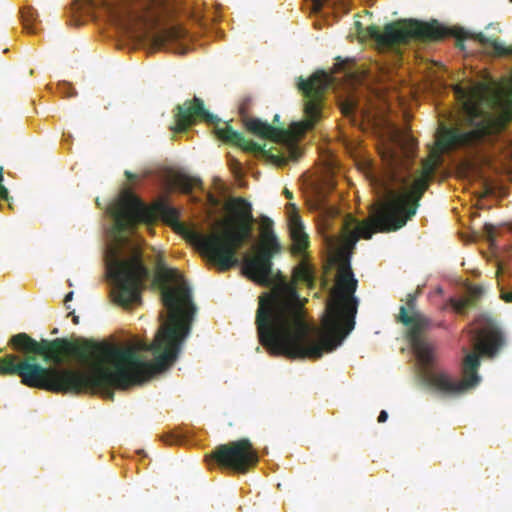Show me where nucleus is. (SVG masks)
<instances>
[{"label": "nucleus", "mask_w": 512, "mask_h": 512, "mask_svg": "<svg viewBox=\"0 0 512 512\" xmlns=\"http://www.w3.org/2000/svg\"><path fill=\"white\" fill-rule=\"evenodd\" d=\"M156 281L161 285L168 315L151 344L139 340L122 348L85 340L79 345L67 338L36 341L19 333L10 339V344L27 356L20 359L8 354L0 358V375H16L29 388L55 393H100L112 400V388L127 389L168 369L190 334L196 307L190 287L178 270L162 267ZM160 318L164 320V315Z\"/></svg>", "instance_id": "nucleus-1"}, {"label": "nucleus", "mask_w": 512, "mask_h": 512, "mask_svg": "<svg viewBox=\"0 0 512 512\" xmlns=\"http://www.w3.org/2000/svg\"><path fill=\"white\" fill-rule=\"evenodd\" d=\"M357 284L350 260L345 258L339 266L337 287L327 304L324 333L306 321L304 304L294 286L281 281L271 294L261 299L257 309L255 324L259 342L270 354L291 359L316 360L325 352L334 351L354 329Z\"/></svg>", "instance_id": "nucleus-2"}, {"label": "nucleus", "mask_w": 512, "mask_h": 512, "mask_svg": "<svg viewBox=\"0 0 512 512\" xmlns=\"http://www.w3.org/2000/svg\"><path fill=\"white\" fill-rule=\"evenodd\" d=\"M401 146L406 159L394 150L385 152L384 173L371 179V185L381 200L374 206L369 219L358 223L354 229L350 226L356 224V220L351 216L346 219L344 229L351 245H355L360 237L370 239L375 232L397 231L416 214L419 202L433 179L438 156L425 159L421 170L412 173L406 167V160L413 157L417 143L412 137L405 136Z\"/></svg>", "instance_id": "nucleus-3"}, {"label": "nucleus", "mask_w": 512, "mask_h": 512, "mask_svg": "<svg viewBox=\"0 0 512 512\" xmlns=\"http://www.w3.org/2000/svg\"><path fill=\"white\" fill-rule=\"evenodd\" d=\"M109 212L118 235L117 243L110 245L105 252L107 275L113 284L114 301L122 307H129L140 303L150 271L143 263L141 249L124 233L134 230L140 223H154L159 217L168 223L177 222L179 213L164 201L145 205L130 187L122 190Z\"/></svg>", "instance_id": "nucleus-4"}, {"label": "nucleus", "mask_w": 512, "mask_h": 512, "mask_svg": "<svg viewBox=\"0 0 512 512\" xmlns=\"http://www.w3.org/2000/svg\"><path fill=\"white\" fill-rule=\"evenodd\" d=\"M455 94L462 101L471 128L463 130L441 125L436 140L438 149L446 152L458 148L490 146L501 168L509 171L508 163L512 162V137L504 135V131L508 122L512 121V107L506 106L498 115H492L482 110L484 97L478 87L464 89L457 86Z\"/></svg>", "instance_id": "nucleus-5"}, {"label": "nucleus", "mask_w": 512, "mask_h": 512, "mask_svg": "<svg viewBox=\"0 0 512 512\" xmlns=\"http://www.w3.org/2000/svg\"><path fill=\"white\" fill-rule=\"evenodd\" d=\"M87 7L103 12L109 20L126 33H140L149 39L156 49H168L169 45L187 36L185 29L170 27L158 31L162 19L175 12L173 0H81Z\"/></svg>", "instance_id": "nucleus-6"}, {"label": "nucleus", "mask_w": 512, "mask_h": 512, "mask_svg": "<svg viewBox=\"0 0 512 512\" xmlns=\"http://www.w3.org/2000/svg\"><path fill=\"white\" fill-rule=\"evenodd\" d=\"M253 223H234L231 229L202 234L194 232L191 241L219 271L225 272L239 265L237 251L250 238Z\"/></svg>", "instance_id": "nucleus-7"}, {"label": "nucleus", "mask_w": 512, "mask_h": 512, "mask_svg": "<svg viewBox=\"0 0 512 512\" xmlns=\"http://www.w3.org/2000/svg\"><path fill=\"white\" fill-rule=\"evenodd\" d=\"M449 34L448 30L438 22L425 23L414 19H401L390 22L380 31L376 25L366 28V35L373 39L379 47L395 48L406 45L412 40L438 41Z\"/></svg>", "instance_id": "nucleus-8"}, {"label": "nucleus", "mask_w": 512, "mask_h": 512, "mask_svg": "<svg viewBox=\"0 0 512 512\" xmlns=\"http://www.w3.org/2000/svg\"><path fill=\"white\" fill-rule=\"evenodd\" d=\"M419 292L409 293L405 304L399 308L396 321L407 327L406 338L418 360L425 365L433 362V345L425 337V333L433 327L430 317L417 309Z\"/></svg>", "instance_id": "nucleus-9"}, {"label": "nucleus", "mask_w": 512, "mask_h": 512, "mask_svg": "<svg viewBox=\"0 0 512 512\" xmlns=\"http://www.w3.org/2000/svg\"><path fill=\"white\" fill-rule=\"evenodd\" d=\"M281 245L273 231V222L267 217L262 218L261 243L252 256L243 259V274L262 286L272 283L273 257L280 253Z\"/></svg>", "instance_id": "nucleus-10"}, {"label": "nucleus", "mask_w": 512, "mask_h": 512, "mask_svg": "<svg viewBox=\"0 0 512 512\" xmlns=\"http://www.w3.org/2000/svg\"><path fill=\"white\" fill-rule=\"evenodd\" d=\"M330 76L323 70L316 71L308 79L299 78L297 88L303 96L304 120L295 122L292 129L298 136L312 130L323 117L324 95L330 86Z\"/></svg>", "instance_id": "nucleus-11"}, {"label": "nucleus", "mask_w": 512, "mask_h": 512, "mask_svg": "<svg viewBox=\"0 0 512 512\" xmlns=\"http://www.w3.org/2000/svg\"><path fill=\"white\" fill-rule=\"evenodd\" d=\"M471 332L475 352L466 355L464 359L462 379L469 389L480 381L477 373L480 366L479 354L493 358L504 345L502 333L494 327L474 328Z\"/></svg>", "instance_id": "nucleus-12"}, {"label": "nucleus", "mask_w": 512, "mask_h": 512, "mask_svg": "<svg viewBox=\"0 0 512 512\" xmlns=\"http://www.w3.org/2000/svg\"><path fill=\"white\" fill-rule=\"evenodd\" d=\"M210 459L220 468L242 474L256 466L259 461L257 451L247 438L217 446L211 452Z\"/></svg>", "instance_id": "nucleus-13"}, {"label": "nucleus", "mask_w": 512, "mask_h": 512, "mask_svg": "<svg viewBox=\"0 0 512 512\" xmlns=\"http://www.w3.org/2000/svg\"><path fill=\"white\" fill-rule=\"evenodd\" d=\"M175 110V124L171 129L176 133L185 132L195 124L197 119L204 120L209 124H216L219 121L216 116L205 109L203 100L198 97L187 100L182 105H177Z\"/></svg>", "instance_id": "nucleus-14"}, {"label": "nucleus", "mask_w": 512, "mask_h": 512, "mask_svg": "<svg viewBox=\"0 0 512 512\" xmlns=\"http://www.w3.org/2000/svg\"><path fill=\"white\" fill-rule=\"evenodd\" d=\"M433 361H435L434 354ZM433 363L434 362L429 365H425L421 362V364L425 367V371L423 372V381L428 387L447 397L458 396L469 390L463 380L454 379L443 371H434L429 369Z\"/></svg>", "instance_id": "nucleus-15"}, {"label": "nucleus", "mask_w": 512, "mask_h": 512, "mask_svg": "<svg viewBox=\"0 0 512 512\" xmlns=\"http://www.w3.org/2000/svg\"><path fill=\"white\" fill-rule=\"evenodd\" d=\"M215 133L223 142L240 147L244 151L261 153L263 155L267 153L265 144L261 145L247 140L242 133L235 131L228 122L223 123L222 126L216 125Z\"/></svg>", "instance_id": "nucleus-16"}, {"label": "nucleus", "mask_w": 512, "mask_h": 512, "mask_svg": "<svg viewBox=\"0 0 512 512\" xmlns=\"http://www.w3.org/2000/svg\"><path fill=\"white\" fill-rule=\"evenodd\" d=\"M243 124L247 131L263 139L280 141L286 134L284 128L273 126L268 122H264L258 118H245Z\"/></svg>", "instance_id": "nucleus-17"}, {"label": "nucleus", "mask_w": 512, "mask_h": 512, "mask_svg": "<svg viewBox=\"0 0 512 512\" xmlns=\"http://www.w3.org/2000/svg\"><path fill=\"white\" fill-rule=\"evenodd\" d=\"M281 281H285L287 284H289L286 281L285 277L280 272H277L275 275L272 272V283L269 286H271L274 283H276V284L272 288L271 292L266 293L259 298V303L261 302V299H264V298H266L267 295L271 294L273 292V290L276 287H278V285H280ZM297 282L304 283L307 285H312L314 282L313 271H312L311 267L304 261H301L293 270V282H291L290 284H292L295 289H296L295 283H297ZM259 307H260V305L258 306V308Z\"/></svg>", "instance_id": "nucleus-18"}, {"label": "nucleus", "mask_w": 512, "mask_h": 512, "mask_svg": "<svg viewBox=\"0 0 512 512\" xmlns=\"http://www.w3.org/2000/svg\"><path fill=\"white\" fill-rule=\"evenodd\" d=\"M289 230L292 240V252L302 255L309 246V237L304 230L300 216L296 212L289 218Z\"/></svg>", "instance_id": "nucleus-19"}, {"label": "nucleus", "mask_w": 512, "mask_h": 512, "mask_svg": "<svg viewBox=\"0 0 512 512\" xmlns=\"http://www.w3.org/2000/svg\"><path fill=\"white\" fill-rule=\"evenodd\" d=\"M484 294L481 285H470L467 288V296L463 298H451L450 305L460 315H465L469 308H474Z\"/></svg>", "instance_id": "nucleus-20"}, {"label": "nucleus", "mask_w": 512, "mask_h": 512, "mask_svg": "<svg viewBox=\"0 0 512 512\" xmlns=\"http://www.w3.org/2000/svg\"><path fill=\"white\" fill-rule=\"evenodd\" d=\"M234 223H254L252 205L242 197L233 198L227 205Z\"/></svg>", "instance_id": "nucleus-21"}, {"label": "nucleus", "mask_w": 512, "mask_h": 512, "mask_svg": "<svg viewBox=\"0 0 512 512\" xmlns=\"http://www.w3.org/2000/svg\"><path fill=\"white\" fill-rule=\"evenodd\" d=\"M473 38L480 44L491 47L494 55L497 57H512V45L506 46L497 39L486 37L483 33H478Z\"/></svg>", "instance_id": "nucleus-22"}, {"label": "nucleus", "mask_w": 512, "mask_h": 512, "mask_svg": "<svg viewBox=\"0 0 512 512\" xmlns=\"http://www.w3.org/2000/svg\"><path fill=\"white\" fill-rule=\"evenodd\" d=\"M173 185L183 193H191L194 188H201L202 181L199 178L189 176L184 173H178L173 176Z\"/></svg>", "instance_id": "nucleus-23"}, {"label": "nucleus", "mask_w": 512, "mask_h": 512, "mask_svg": "<svg viewBox=\"0 0 512 512\" xmlns=\"http://www.w3.org/2000/svg\"><path fill=\"white\" fill-rule=\"evenodd\" d=\"M23 27L28 33L36 34L40 30L38 12L34 8H25L21 12Z\"/></svg>", "instance_id": "nucleus-24"}, {"label": "nucleus", "mask_w": 512, "mask_h": 512, "mask_svg": "<svg viewBox=\"0 0 512 512\" xmlns=\"http://www.w3.org/2000/svg\"><path fill=\"white\" fill-rule=\"evenodd\" d=\"M252 104H253V99L250 96H245L241 99V101L239 103V107H238V112H239V115L241 116L242 122H244L245 118L246 119L251 118L249 116V114H250V109L252 107Z\"/></svg>", "instance_id": "nucleus-25"}, {"label": "nucleus", "mask_w": 512, "mask_h": 512, "mask_svg": "<svg viewBox=\"0 0 512 512\" xmlns=\"http://www.w3.org/2000/svg\"><path fill=\"white\" fill-rule=\"evenodd\" d=\"M340 110L345 117H352L357 110V103L353 99H347L340 103Z\"/></svg>", "instance_id": "nucleus-26"}, {"label": "nucleus", "mask_w": 512, "mask_h": 512, "mask_svg": "<svg viewBox=\"0 0 512 512\" xmlns=\"http://www.w3.org/2000/svg\"><path fill=\"white\" fill-rule=\"evenodd\" d=\"M311 1H312V10L315 13L320 12L325 5H330V6L334 7L338 2V0H311Z\"/></svg>", "instance_id": "nucleus-27"}, {"label": "nucleus", "mask_w": 512, "mask_h": 512, "mask_svg": "<svg viewBox=\"0 0 512 512\" xmlns=\"http://www.w3.org/2000/svg\"><path fill=\"white\" fill-rule=\"evenodd\" d=\"M454 36L456 37V46L461 50H464V40L470 37V34L463 29L458 30Z\"/></svg>", "instance_id": "nucleus-28"}, {"label": "nucleus", "mask_w": 512, "mask_h": 512, "mask_svg": "<svg viewBox=\"0 0 512 512\" xmlns=\"http://www.w3.org/2000/svg\"><path fill=\"white\" fill-rule=\"evenodd\" d=\"M500 299L506 303H512V290L506 291L504 287L500 288Z\"/></svg>", "instance_id": "nucleus-29"}, {"label": "nucleus", "mask_w": 512, "mask_h": 512, "mask_svg": "<svg viewBox=\"0 0 512 512\" xmlns=\"http://www.w3.org/2000/svg\"><path fill=\"white\" fill-rule=\"evenodd\" d=\"M62 92L66 94L67 97H74L77 93L75 89L70 84L62 85Z\"/></svg>", "instance_id": "nucleus-30"}, {"label": "nucleus", "mask_w": 512, "mask_h": 512, "mask_svg": "<svg viewBox=\"0 0 512 512\" xmlns=\"http://www.w3.org/2000/svg\"><path fill=\"white\" fill-rule=\"evenodd\" d=\"M0 197L1 199L9 202V192H8V189L3 185V184H0Z\"/></svg>", "instance_id": "nucleus-31"}, {"label": "nucleus", "mask_w": 512, "mask_h": 512, "mask_svg": "<svg viewBox=\"0 0 512 512\" xmlns=\"http://www.w3.org/2000/svg\"><path fill=\"white\" fill-rule=\"evenodd\" d=\"M0 197L1 199L9 202V192H8V189L3 185V184H0Z\"/></svg>", "instance_id": "nucleus-32"}, {"label": "nucleus", "mask_w": 512, "mask_h": 512, "mask_svg": "<svg viewBox=\"0 0 512 512\" xmlns=\"http://www.w3.org/2000/svg\"><path fill=\"white\" fill-rule=\"evenodd\" d=\"M487 237L491 240L493 238L494 227L491 224H486L484 226Z\"/></svg>", "instance_id": "nucleus-33"}, {"label": "nucleus", "mask_w": 512, "mask_h": 512, "mask_svg": "<svg viewBox=\"0 0 512 512\" xmlns=\"http://www.w3.org/2000/svg\"><path fill=\"white\" fill-rule=\"evenodd\" d=\"M388 418V413L385 411V410H382L380 413H379V416H378V422L379 423H384Z\"/></svg>", "instance_id": "nucleus-34"}, {"label": "nucleus", "mask_w": 512, "mask_h": 512, "mask_svg": "<svg viewBox=\"0 0 512 512\" xmlns=\"http://www.w3.org/2000/svg\"><path fill=\"white\" fill-rule=\"evenodd\" d=\"M125 176L128 180H135L138 176L130 171H125Z\"/></svg>", "instance_id": "nucleus-35"}, {"label": "nucleus", "mask_w": 512, "mask_h": 512, "mask_svg": "<svg viewBox=\"0 0 512 512\" xmlns=\"http://www.w3.org/2000/svg\"><path fill=\"white\" fill-rule=\"evenodd\" d=\"M484 188H485V191H484L485 195H490L493 193V189L489 184L485 183Z\"/></svg>", "instance_id": "nucleus-36"}, {"label": "nucleus", "mask_w": 512, "mask_h": 512, "mask_svg": "<svg viewBox=\"0 0 512 512\" xmlns=\"http://www.w3.org/2000/svg\"><path fill=\"white\" fill-rule=\"evenodd\" d=\"M284 195L287 199H292L293 198V194L291 191H289L287 188L284 189Z\"/></svg>", "instance_id": "nucleus-37"}, {"label": "nucleus", "mask_w": 512, "mask_h": 512, "mask_svg": "<svg viewBox=\"0 0 512 512\" xmlns=\"http://www.w3.org/2000/svg\"><path fill=\"white\" fill-rule=\"evenodd\" d=\"M73 299V292H69L66 294L64 302L67 303Z\"/></svg>", "instance_id": "nucleus-38"}, {"label": "nucleus", "mask_w": 512, "mask_h": 512, "mask_svg": "<svg viewBox=\"0 0 512 512\" xmlns=\"http://www.w3.org/2000/svg\"><path fill=\"white\" fill-rule=\"evenodd\" d=\"M69 315L73 316L72 317V321H73L74 324H78L79 323V317L74 314V311L70 312Z\"/></svg>", "instance_id": "nucleus-39"}, {"label": "nucleus", "mask_w": 512, "mask_h": 512, "mask_svg": "<svg viewBox=\"0 0 512 512\" xmlns=\"http://www.w3.org/2000/svg\"><path fill=\"white\" fill-rule=\"evenodd\" d=\"M209 200L210 202L213 204V205H217L218 204V200L215 196L213 195H209Z\"/></svg>", "instance_id": "nucleus-40"}, {"label": "nucleus", "mask_w": 512, "mask_h": 512, "mask_svg": "<svg viewBox=\"0 0 512 512\" xmlns=\"http://www.w3.org/2000/svg\"><path fill=\"white\" fill-rule=\"evenodd\" d=\"M298 154L299 153L297 152V150L295 148H293L291 151V155L294 160H296L298 158Z\"/></svg>", "instance_id": "nucleus-41"}, {"label": "nucleus", "mask_w": 512, "mask_h": 512, "mask_svg": "<svg viewBox=\"0 0 512 512\" xmlns=\"http://www.w3.org/2000/svg\"><path fill=\"white\" fill-rule=\"evenodd\" d=\"M3 168L0 167V184H3Z\"/></svg>", "instance_id": "nucleus-42"}, {"label": "nucleus", "mask_w": 512, "mask_h": 512, "mask_svg": "<svg viewBox=\"0 0 512 512\" xmlns=\"http://www.w3.org/2000/svg\"><path fill=\"white\" fill-rule=\"evenodd\" d=\"M279 121V115H275L274 118H273V122L276 123Z\"/></svg>", "instance_id": "nucleus-43"}, {"label": "nucleus", "mask_w": 512, "mask_h": 512, "mask_svg": "<svg viewBox=\"0 0 512 512\" xmlns=\"http://www.w3.org/2000/svg\"><path fill=\"white\" fill-rule=\"evenodd\" d=\"M342 5L344 6V12H345V13H346L347 11H349V8H348V7H346V4H344V3H343Z\"/></svg>", "instance_id": "nucleus-44"}, {"label": "nucleus", "mask_w": 512, "mask_h": 512, "mask_svg": "<svg viewBox=\"0 0 512 512\" xmlns=\"http://www.w3.org/2000/svg\"><path fill=\"white\" fill-rule=\"evenodd\" d=\"M288 206H289V207H291L294 211L296 210V207H295V205H294V204H291V203H290V204H288Z\"/></svg>", "instance_id": "nucleus-45"}, {"label": "nucleus", "mask_w": 512, "mask_h": 512, "mask_svg": "<svg viewBox=\"0 0 512 512\" xmlns=\"http://www.w3.org/2000/svg\"><path fill=\"white\" fill-rule=\"evenodd\" d=\"M511 2H512V0H511Z\"/></svg>", "instance_id": "nucleus-46"}]
</instances>
